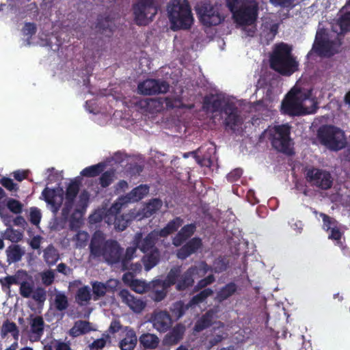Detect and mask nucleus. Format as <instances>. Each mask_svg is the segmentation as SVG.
I'll list each match as a JSON object with an SVG mask.
<instances>
[{
    "mask_svg": "<svg viewBox=\"0 0 350 350\" xmlns=\"http://www.w3.org/2000/svg\"><path fill=\"white\" fill-rule=\"evenodd\" d=\"M89 249L92 256L102 257L110 265L120 263L124 252V248L116 240L106 239L105 234L100 230L93 234Z\"/></svg>",
    "mask_w": 350,
    "mask_h": 350,
    "instance_id": "obj_1",
    "label": "nucleus"
},
{
    "mask_svg": "<svg viewBox=\"0 0 350 350\" xmlns=\"http://www.w3.org/2000/svg\"><path fill=\"white\" fill-rule=\"evenodd\" d=\"M211 269V266L205 261H200L197 265L191 266L182 274L180 267H174L164 280V286L170 287L176 285V291H185L194 285L196 278L204 277Z\"/></svg>",
    "mask_w": 350,
    "mask_h": 350,
    "instance_id": "obj_2",
    "label": "nucleus"
},
{
    "mask_svg": "<svg viewBox=\"0 0 350 350\" xmlns=\"http://www.w3.org/2000/svg\"><path fill=\"white\" fill-rule=\"evenodd\" d=\"M159 235L156 230L149 232L144 238L141 232H137L133 238V244L136 245L138 249L145 255L142 258L144 269L150 271L159 264L161 258V252L156 246Z\"/></svg>",
    "mask_w": 350,
    "mask_h": 350,
    "instance_id": "obj_3",
    "label": "nucleus"
},
{
    "mask_svg": "<svg viewBox=\"0 0 350 350\" xmlns=\"http://www.w3.org/2000/svg\"><path fill=\"white\" fill-rule=\"evenodd\" d=\"M292 49L287 44L275 45L270 55V67L283 76H291L298 70V62L292 55Z\"/></svg>",
    "mask_w": 350,
    "mask_h": 350,
    "instance_id": "obj_4",
    "label": "nucleus"
},
{
    "mask_svg": "<svg viewBox=\"0 0 350 350\" xmlns=\"http://www.w3.org/2000/svg\"><path fill=\"white\" fill-rule=\"evenodd\" d=\"M167 10L172 30L189 29L191 27L193 18L187 0H174L168 4Z\"/></svg>",
    "mask_w": 350,
    "mask_h": 350,
    "instance_id": "obj_5",
    "label": "nucleus"
},
{
    "mask_svg": "<svg viewBox=\"0 0 350 350\" xmlns=\"http://www.w3.org/2000/svg\"><path fill=\"white\" fill-rule=\"evenodd\" d=\"M317 139L320 144L330 150L338 151L347 145L345 132L333 125H323L317 130Z\"/></svg>",
    "mask_w": 350,
    "mask_h": 350,
    "instance_id": "obj_6",
    "label": "nucleus"
},
{
    "mask_svg": "<svg viewBox=\"0 0 350 350\" xmlns=\"http://www.w3.org/2000/svg\"><path fill=\"white\" fill-rule=\"evenodd\" d=\"M291 126L288 124L274 126L270 129V141L274 149L291 155Z\"/></svg>",
    "mask_w": 350,
    "mask_h": 350,
    "instance_id": "obj_7",
    "label": "nucleus"
},
{
    "mask_svg": "<svg viewBox=\"0 0 350 350\" xmlns=\"http://www.w3.org/2000/svg\"><path fill=\"white\" fill-rule=\"evenodd\" d=\"M258 3L256 0H243L232 18L237 25H252L258 18Z\"/></svg>",
    "mask_w": 350,
    "mask_h": 350,
    "instance_id": "obj_8",
    "label": "nucleus"
},
{
    "mask_svg": "<svg viewBox=\"0 0 350 350\" xmlns=\"http://www.w3.org/2000/svg\"><path fill=\"white\" fill-rule=\"evenodd\" d=\"M159 5L156 0H139L133 5L135 21L137 25H145L157 14Z\"/></svg>",
    "mask_w": 350,
    "mask_h": 350,
    "instance_id": "obj_9",
    "label": "nucleus"
},
{
    "mask_svg": "<svg viewBox=\"0 0 350 350\" xmlns=\"http://www.w3.org/2000/svg\"><path fill=\"white\" fill-rule=\"evenodd\" d=\"M335 42L329 39L325 29L317 32L312 48L307 56L312 55L313 53L319 57H330L335 54Z\"/></svg>",
    "mask_w": 350,
    "mask_h": 350,
    "instance_id": "obj_10",
    "label": "nucleus"
},
{
    "mask_svg": "<svg viewBox=\"0 0 350 350\" xmlns=\"http://www.w3.org/2000/svg\"><path fill=\"white\" fill-rule=\"evenodd\" d=\"M307 97L308 96H305L304 99ZM303 100L298 93L289 92L282 103V113L289 116H299L309 113L307 109L303 107Z\"/></svg>",
    "mask_w": 350,
    "mask_h": 350,
    "instance_id": "obj_11",
    "label": "nucleus"
},
{
    "mask_svg": "<svg viewBox=\"0 0 350 350\" xmlns=\"http://www.w3.org/2000/svg\"><path fill=\"white\" fill-rule=\"evenodd\" d=\"M306 179L311 187L327 190L332 187L333 178L329 172L316 167L306 170Z\"/></svg>",
    "mask_w": 350,
    "mask_h": 350,
    "instance_id": "obj_12",
    "label": "nucleus"
},
{
    "mask_svg": "<svg viewBox=\"0 0 350 350\" xmlns=\"http://www.w3.org/2000/svg\"><path fill=\"white\" fill-rule=\"evenodd\" d=\"M196 12L202 23L207 27L217 25L224 20L218 10L209 3L200 5Z\"/></svg>",
    "mask_w": 350,
    "mask_h": 350,
    "instance_id": "obj_13",
    "label": "nucleus"
},
{
    "mask_svg": "<svg viewBox=\"0 0 350 350\" xmlns=\"http://www.w3.org/2000/svg\"><path fill=\"white\" fill-rule=\"evenodd\" d=\"M170 85L167 82L154 79H148L138 84L137 89L142 95H155L168 92Z\"/></svg>",
    "mask_w": 350,
    "mask_h": 350,
    "instance_id": "obj_14",
    "label": "nucleus"
},
{
    "mask_svg": "<svg viewBox=\"0 0 350 350\" xmlns=\"http://www.w3.org/2000/svg\"><path fill=\"white\" fill-rule=\"evenodd\" d=\"M223 113L226 116L224 120L226 129L235 132L237 127L242 124V119L238 113L237 107L234 103L227 101L224 105Z\"/></svg>",
    "mask_w": 350,
    "mask_h": 350,
    "instance_id": "obj_15",
    "label": "nucleus"
},
{
    "mask_svg": "<svg viewBox=\"0 0 350 350\" xmlns=\"http://www.w3.org/2000/svg\"><path fill=\"white\" fill-rule=\"evenodd\" d=\"M153 327L161 333H165L172 325L171 315L167 311L154 312L150 319Z\"/></svg>",
    "mask_w": 350,
    "mask_h": 350,
    "instance_id": "obj_16",
    "label": "nucleus"
},
{
    "mask_svg": "<svg viewBox=\"0 0 350 350\" xmlns=\"http://www.w3.org/2000/svg\"><path fill=\"white\" fill-rule=\"evenodd\" d=\"M202 245V241L200 237H193L177 250L176 256L180 260H185L201 249Z\"/></svg>",
    "mask_w": 350,
    "mask_h": 350,
    "instance_id": "obj_17",
    "label": "nucleus"
},
{
    "mask_svg": "<svg viewBox=\"0 0 350 350\" xmlns=\"http://www.w3.org/2000/svg\"><path fill=\"white\" fill-rule=\"evenodd\" d=\"M122 301L126 304L135 312H141L146 306V302L131 295L129 290L122 289L119 293Z\"/></svg>",
    "mask_w": 350,
    "mask_h": 350,
    "instance_id": "obj_18",
    "label": "nucleus"
},
{
    "mask_svg": "<svg viewBox=\"0 0 350 350\" xmlns=\"http://www.w3.org/2000/svg\"><path fill=\"white\" fill-rule=\"evenodd\" d=\"M186 331L185 326L182 323H177L165 335L164 342L167 345H175L178 344L184 336Z\"/></svg>",
    "mask_w": 350,
    "mask_h": 350,
    "instance_id": "obj_19",
    "label": "nucleus"
},
{
    "mask_svg": "<svg viewBox=\"0 0 350 350\" xmlns=\"http://www.w3.org/2000/svg\"><path fill=\"white\" fill-rule=\"evenodd\" d=\"M42 196L44 201L51 206L53 212L55 213H57L62 204V196H58L55 189H49L48 187H46L42 191Z\"/></svg>",
    "mask_w": 350,
    "mask_h": 350,
    "instance_id": "obj_20",
    "label": "nucleus"
},
{
    "mask_svg": "<svg viewBox=\"0 0 350 350\" xmlns=\"http://www.w3.org/2000/svg\"><path fill=\"white\" fill-rule=\"evenodd\" d=\"M196 226L195 224H187L181 228L176 236L172 239V243L176 247L183 245L196 232Z\"/></svg>",
    "mask_w": 350,
    "mask_h": 350,
    "instance_id": "obj_21",
    "label": "nucleus"
},
{
    "mask_svg": "<svg viewBox=\"0 0 350 350\" xmlns=\"http://www.w3.org/2000/svg\"><path fill=\"white\" fill-rule=\"evenodd\" d=\"M96 28L100 33L110 37L113 32L114 22L109 16H99Z\"/></svg>",
    "mask_w": 350,
    "mask_h": 350,
    "instance_id": "obj_22",
    "label": "nucleus"
},
{
    "mask_svg": "<svg viewBox=\"0 0 350 350\" xmlns=\"http://www.w3.org/2000/svg\"><path fill=\"white\" fill-rule=\"evenodd\" d=\"M226 101L214 95L206 96L203 99V108L211 109L213 113H223L224 105Z\"/></svg>",
    "mask_w": 350,
    "mask_h": 350,
    "instance_id": "obj_23",
    "label": "nucleus"
},
{
    "mask_svg": "<svg viewBox=\"0 0 350 350\" xmlns=\"http://www.w3.org/2000/svg\"><path fill=\"white\" fill-rule=\"evenodd\" d=\"M94 329L92 327V324L89 321L79 320L75 322L72 327L69 330V335L72 337H78L86 334Z\"/></svg>",
    "mask_w": 350,
    "mask_h": 350,
    "instance_id": "obj_24",
    "label": "nucleus"
},
{
    "mask_svg": "<svg viewBox=\"0 0 350 350\" xmlns=\"http://www.w3.org/2000/svg\"><path fill=\"white\" fill-rule=\"evenodd\" d=\"M183 219L180 217H176L170 221L166 226L157 232L160 237H167L170 234L176 232L178 229L183 225Z\"/></svg>",
    "mask_w": 350,
    "mask_h": 350,
    "instance_id": "obj_25",
    "label": "nucleus"
},
{
    "mask_svg": "<svg viewBox=\"0 0 350 350\" xmlns=\"http://www.w3.org/2000/svg\"><path fill=\"white\" fill-rule=\"evenodd\" d=\"M27 273L24 270H18L13 275H8L0 279V283L3 286L10 288L11 285H20L23 280H26Z\"/></svg>",
    "mask_w": 350,
    "mask_h": 350,
    "instance_id": "obj_26",
    "label": "nucleus"
},
{
    "mask_svg": "<svg viewBox=\"0 0 350 350\" xmlns=\"http://www.w3.org/2000/svg\"><path fill=\"white\" fill-rule=\"evenodd\" d=\"M214 318V312L209 310L206 311L202 317L196 322L193 330L196 332H200L204 329L211 327L213 324Z\"/></svg>",
    "mask_w": 350,
    "mask_h": 350,
    "instance_id": "obj_27",
    "label": "nucleus"
},
{
    "mask_svg": "<svg viewBox=\"0 0 350 350\" xmlns=\"http://www.w3.org/2000/svg\"><path fill=\"white\" fill-rule=\"evenodd\" d=\"M31 332L35 337V340H38L44 334V321L41 316H36L30 321Z\"/></svg>",
    "mask_w": 350,
    "mask_h": 350,
    "instance_id": "obj_28",
    "label": "nucleus"
},
{
    "mask_svg": "<svg viewBox=\"0 0 350 350\" xmlns=\"http://www.w3.org/2000/svg\"><path fill=\"white\" fill-rule=\"evenodd\" d=\"M137 338L135 331L132 329L126 333V336L120 340L119 347L121 350H133L136 347Z\"/></svg>",
    "mask_w": 350,
    "mask_h": 350,
    "instance_id": "obj_29",
    "label": "nucleus"
},
{
    "mask_svg": "<svg viewBox=\"0 0 350 350\" xmlns=\"http://www.w3.org/2000/svg\"><path fill=\"white\" fill-rule=\"evenodd\" d=\"M149 192V187L146 185H140L133 189L125 197L129 202H138L143 199Z\"/></svg>",
    "mask_w": 350,
    "mask_h": 350,
    "instance_id": "obj_30",
    "label": "nucleus"
},
{
    "mask_svg": "<svg viewBox=\"0 0 350 350\" xmlns=\"http://www.w3.org/2000/svg\"><path fill=\"white\" fill-rule=\"evenodd\" d=\"M139 341L144 349H154L159 344V338L154 334L145 333L139 336Z\"/></svg>",
    "mask_w": 350,
    "mask_h": 350,
    "instance_id": "obj_31",
    "label": "nucleus"
},
{
    "mask_svg": "<svg viewBox=\"0 0 350 350\" xmlns=\"http://www.w3.org/2000/svg\"><path fill=\"white\" fill-rule=\"evenodd\" d=\"M7 262L9 264L18 262L21 260L24 252L19 245H11L5 250Z\"/></svg>",
    "mask_w": 350,
    "mask_h": 350,
    "instance_id": "obj_32",
    "label": "nucleus"
},
{
    "mask_svg": "<svg viewBox=\"0 0 350 350\" xmlns=\"http://www.w3.org/2000/svg\"><path fill=\"white\" fill-rule=\"evenodd\" d=\"M92 299L90 288L88 286L79 288L75 294V301L79 306H84Z\"/></svg>",
    "mask_w": 350,
    "mask_h": 350,
    "instance_id": "obj_33",
    "label": "nucleus"
},
{
    "mask_svg": "<svg viewBox=\"0 0 350 350\" xmlns=\"http://www.w3.org/2000/svg\"><path fill=\"white\" fill-rule=\"evenodd\" d=\"M237 290V286L234 282H229L223 286L217 293V297L219 301H224L234 295Z\"/></svg>",
    "mask_w": 350,
    "mask_h": 350,
    "instance_id": "obj_34",
    "label": "nucleus"
},
{
    "mask_svg": "<svg viewBox=\"0 0 350 350\" xmlns=\"http://www.w3.org/2000/svg\"><path fill=\"white\" fill-rule=\"evenodd\" d=\"M105 165L103 163H98L84 168L80 174L83 177L92 178L100 175L105 169Z\"/></svg>",
    "mask_w": 350,
    "mask_h": 350,
    "instance_id": "obj_35",
    "label": "nucleus"
},
{
    "mask_svg": "<svg viewBox=\"0 0 350 350\" xmlns=\"http://www.w3.org/2000/svg\"><path fill=\"white\" fill-rule=\"evenodd\" d=\"M191 306H189V303L187 304H185L183 301H178L172 305L170 307V312H172V316L178 320L185 314L186 311Z\"/></svg>",
    "mask_w": 350,
    "mask_h": 350,
    "instance_id": "obj_36",
    "label": "nucleus"
},
{
    "mask_svg": "<svg viewBox=\"0 0 350 350\" xmlns=\"http://www.w3.org/2000/svg\"><path fill=\"white\" fill-rule=\"evenodd\" d=\"M93 299L94 301L98 300L100 297L106 295L109 286L107 284L103 283L98 281L92 282Z\"/></svg>",
    "mask_w": 350,
    "mask_h": 350,
    "instance_id": "obj_37",
    "label": "nucleus"
},
{
    "mask_svg": "<svg viewBox=\"0 0 350 350\" xmlns=\"http://www.w3.org/2000/svg\"><path fill=\"white\" fill-rule=\"evenodd\" d=\"M213 294L211 288H206L200 291L198 294L193 296L189 301V306H193L204 302L208 297Z\"/></svg>",
    "mask_w": 350,
    "mask_h": 350,
    "instance_id": "obj_38",
    "label": "nucleus"
},
{
    "mask_svg": "<svg viewBox=\"0 0 350 350\" xmlns=\"http://www.w3.org/2000/svg\"><path fill=\"white\" fill-rule=\"evenodd\" d=\"M59 258L57 250L52 245H49L44 250V259L49 265H55L59 260Z\"/></svg>",
    "mask_w": 350,
    "mask_h": 350,
    "instance_id": "obj_39",
    "label": "nucleus"
},
{
    "mask_svg": "<svg viewBox=\"0 0 350 350\" xmlns=\"http://www.w3.org/2000/svg\"><path fill=\"white\" fill-rule=\"evenodd\" d=\"M163 205L161 200L159 198H153L150 200L146 204L144 209V215L146 217H150L158 211Z\"/></svg>",
    "mask_w": 350,
    "mask_h": 350,
    "instance_id": "obj_40",
    "label": "nucleus"
},
{
    "mask_svg": "<svg viewBox=\"0 0 350 350\" xmlns=\"http://www.w3.org/2000/svg\"><path fill=\"white\" fill-rule=\"evenodd\" d=\"M138 247L136 245H133L131 247H128L126 249L125 254H122V260L120 261L122 265V269L123 271L127 270L128 265L129 262L133 258Z\"/></svg>",
    "mask_w": 350,
    "mask_h": 350,
    "instance_id": "obj_41",
    "label": "nucleus"
},
{
    "mask_svg": "<svg viewBox=\"0 0 350 350\" xmlns=\"http://www.w3.org/2000/svg\"><path fill=\"white\" fill-rule=\"evenodd\" d=\"M54 305L57 311L66 310L69 306L68 297L62 292H57L55 295Z\"/></svg>",
    "mask_w": 350,
    "mask_h": 350,
    "instance_id": "obj_42",
    "label": "nucleus"
},
{
    "mask_svg": "<svg viewBox=\"0 0 350 350\" xmlns=\"http://www.w3.org/2000/svg\"><path fill=\"white\" fill-rule=\"evenodd\" d=\"M131 219V216L129 214L118 215L114 218V227L118 231L124 230Z\"/></svg>",
    "mask_w": 350,
    "mask_h": 350,
    "instance_id": "obj_43",
    "label": "nucleus"
},
{
    "mask_svg": "<svg viewBox=\"0 0 350 350\" xmlns=\"http://www.w3.org/2000/svg\"><path fill=\"white\" fill-rule=\"evenodd\" d=\"M80 183L77 180H72L68 185L66 190V200L75 202V200L79 191Z\"/></svg>",
    "mask_w": 350,
    "mask_h": 350,
    "instance_id": "obj_44",
    "label": "nucleus"
},
{
    "mask_svg": "<svg viewBox=\"0 0 350 350\" xmlns=\"http://www.w3.org/2000/svg\"><path fill=\"white\" fill-rule=\"evenodd\" d=\"M3 238L12 243H18L22 240L23 233L18 230L8 228L5 230L3 234Z\"/></svg>",
    "mask_w": 350,
    "mask_h": 350,
    "instance_id": "obj_45",
    "label": "nucleus"
},
{
    "mask_svg": "<svg viewBox=\"0 0 350 350\" xmlns=\"http://www.w3.org/2000/svg\"><path fill=\"white\" fill-rule=\"evenodd\" d=\"M115 172L113 170L101 173L99 178V184L103 188L109 187L113 181Z\"/></svg>",
    "mask_w": 350,
    "mask_h": 350,
    "instance_id": "obj_46",
    "label": "nucleus"
},
{
    "mask_svg": "<svg viewBox=\"0 0 350 350\" xmlns=\"http://www.w3.org/2000/svg\"><path fill=\"white\" fill-rule=\"evenodd\" d=\"M33 291V284L23 280L19 288L20 295L24 298H29Z\"/></svg>",
    "mask_w": 350,
    "mask_h": 350,
    "instance_id": "obj_47",
    "label": "nucleus"
},
{
    "mask_svg": "<svg viewBox=\"0 0 350 350\" xmlns=\"http://www.w3.org/2000/svg\"><path fill=\"white\" fill-rule=\"evenodd\" d=\"M228 264L226 260L220 256L214 260L213 267H211V269L209 271L216 273H221L227 269Z\"/></svg>",
    "mask_w": 350,
    "mask_h": 350,
    "instance_id": "obj_48",
    "label": "nucleus"
},
{
    "mask_svg": "<svg viewBox=\"0 0 350 350\" xmlns=\"http://www.w3.org/2000/svg\"><path fill=\"white\" fill-rule=\"evenodd\" d=\"M215 281V278L213 274H210L206 277L200 280L196 285L194 286L193 291L198 292L200 290L206 288L208 285L212 284Z\"/></svg>",
    "mask_w": 350,
    "mask_h": 350,
    "instance_id": "obj_49",
    "label": "nucleus"
},
{
    "mask_svg": "<svg viewBox=\"0 0 350 350\" xmlns=\"http://www.w3.org/2000/svg\"><path fill=\"white\" fill-rule=\"evenodd\" d=\"M31 297L39 305H43L46 299V290L42 287H37Z\"/></svg>",
    "mask_w": 350,
    "mask_h": 350,
    "instance_id": "obj_50",
    "label": "nucleus"
},
{
    "mask_svg": "<svg viewBox=\"0 0 350 350\" xmlns=\"http://www.w3.org/2000/svg\"><path fill=\"white\" fill-rule=\"evenodd\" d=\"M89 234L85 231L79 230L73 237V241L76 242L77 247H84L89 239Z\"/></svg>",
    "mask_w": 350,
    "mask_h": 350,
    "instance_id": "obj_51",
    "label": "nucleus"
},
{
    "mask_svg": "<svg viewBox=\"0 0 350 350\" xmlns=\"http://www.w3.org/2000/svg\"><path fill=\"white\" fill-rule=\"evenodd\" d=\"M163 105L166 109L183 108L185 105L181 100L178 98L165 97L163 98Z\"/></svg>",
    "mask_w": 350,
    "mask_h": 350,
    "instance_id": "obj_52",
    "label": "nucleus"
},
{
    "mask_svg": "<svg viewBox=\"0 0 350 350\" xmlns=\"http://www.w3.org/2000/svg\"><path fill=\"white\" fill-rule=\"evenodd\" d=\"M147 107L152 113L160 112L163 109V98L150 99L147 102Z\"/></svg>",
    "mask_w": 350,
    "mask_h": 350,
    "instance_id": "obj_53",
    "label": "nucleus"
},
{
    "mask_svg": "<svg viewBox=\"0 0 350 350\" xmlns=\"http://www.w3.org/2000/svg\"><path fill=\"white\" fill-rule=\"evenodd\" d=\"M17 327H18L15 323L6 319L5 321H3L1 327V338H4L8 334H11L12 332H14Z\"/></svg>",
    "mask_w": 350,
    "mask_h": 350,
    "instance_id": "obj_54",
    "label": "nucleus"
},
{
    "mask_svg": "<svg viewBox=\"0 0 350 350\" xmlns=\"http://www.w3.org/2000/svg\"><path fill=\"white\" fill-rule=\"evenodd\" d=\"M338 25L342 33L350 31V12L340 17Z\"/></svg>",
    "mask_w": 350,
    "mask_h": 350,
    "instance_id": "obj_55",
    "label": "nucleus"
},
{
    "mask_svg": "<svg viewBox=\"0 0 350 350\" xmlns=\"http://www.w3.org/2000/svg\"><path fill=\"white\" fill-rule=\"evenodd\" d=\"M8 208L14 214H20L23 211L22 203L15 199L10 198L7 202Z\"/></svg>",
    "mask_w": 350,
    "mask_h": 350,
    "instance_id": "obj_56",
    "label": "nucleus"
},
{
    "mask_svg": "<svg viewBox=\"0 0 350 350\" xmlns=\"http://www.w3.org/2000/svg\"><path fill=\"white\" fill-rule=\"evenodd\" d=\"M320 216L323 221V228L326 231L332 230L333 227H336L337 221L334 218L323 213L320 214Z\"/></svg>",
    "mask_w": 350,
    "mask_h": 350,
    "instance_id": "obj_57",
    "label": "nucleus"
},
{
    "mask_svg": "<svg viewBox=\"0 0 350 350\" xmlns=\"http://www.w3.org/2000/svg\"><path fill=\"white\" fill-rule=\"evenodd\" d=\"M129 200L124 198H120L118 200L112 204L111 208H109V212L112 214H114L115 216L120 215L119 213L122 208V206H124Z\"/></svg>",
    "mask_w": 350,
    "mask_h": 350,
    "instance_id": "obj_58",
    "label": "nucleus"
},
{
    "mask_svg": "<svg viewBox=\"0 0 350 350\" xmlns=\"http://www.w3.org/2000/svg\"><path fill=\"white\" fill-rule=\"evenodd\" d=\"M0 184H1L6 189L10 191H17L18 189V185L14 183L12 179L8 177H3L1 178Z\"/></svg>",
    "mask_w": 350,
    "mask_h": 350,
    "instance_id": "obj_59",
    "label": "nucleus"
},
{
    "mask_svg": "<svg viewBox=\"0 0 350 350\" xmlns=\"http://www.w3.org/2000/svg\"><path fill=\"white\" fill-rule=\"evenodd\" d=\"M342 236V233L340 232L338 228L333 227L332 230H330V234L328 236L329 239H332L336 241V244L340 247L342 245V243L341 241V238Z\"/></svg>",
    "mask_w": 350,
    "mask_h": 350,
    "instance_id": "obj_60",
    "label": "nucleus"
},
{
    "mask_svg": "<svg viewBox=\"0 0 350 350\" xmlns=\"http://www.w3.org/2000/svg\"><path fill=\"white\" fill-rule=\"evenodd\" d=\"M37 31V27L33 23H25L22 29V32L24 36H29V38L32 37Z\"/></svg>",
    "mask_w": 350,
    "mask_h": 350,
    "instance_id": "obj_61",
    "label": "nucleus"
},
{
    "mask_svg": "<svg viewBox=\"0 0 350 350\" xmlns=\"http://www.w3.org/2000/svg\"><path fill=\"white\" fill-rule=\"evenodd\" d=\"M133 291L137 293H144L146 291L147 285L144 282L136 279L133 283L130 286Z\"/></svg>",
    "mask_w": 350,
    "mask_h": 350,
    "instance_id": "obj_62",
    "label": "nucleus"
},
{
    "mask_svg": "<svg viewBox=\"0 0 350 350\" xmlns=\"http://www.w3.org/2000/svg\"><path fill=\"white\" fill-rule=\"evenodd\" d=\"M41 279L45 286H50L54 282L55 274L51 270L44 271L41 274Z\"/></svg>",
    "mask_w": 350,
    "mask_h": 350,
    "instance_id": "obj_63",
    "label": "nucleus"
},
{
    "mask_svg": "<svg viewBox=\"0 0 350 350\" xmlns=\"http://www.w3.org/2000/svg\"><path fill=\"white\" fill-rule=\"evenodd\" d=\"M295 0H269V2L281 8H292L295 5Z\"/></svg>",
    "mask_w": 350,
    "mask_h": 350,
    "instance_id": "obj_64",
    "label": "nucleus"
}]
</instances>
